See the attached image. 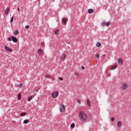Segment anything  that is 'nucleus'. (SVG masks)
<instances>
[{
	"mask_svg": "<svg viewBox=\"0 0 131 131\" xmlns=\"http://www.w3.org/2000/svg\"><path fill=\"white\" fill-rule=\"evenodd\" d=\"M79 117L81 122H86L88 121V115L82 111L79 112Z\"/></svg>",
	"mask_w": 131,
	"mask_h": 131,
	"instance_id": "1",
	"label": "nucleus"
},
{
	"mask_svg": "<svg viewBox=\"0 0 131 131\" xmlns=\"http://www.w3.org/2000/svg\"><path fill=\"white\" fill-rule=\"evenodd\" d=\"M121 87L122 90H127L128 86H127V83H123L121 84Z\"/></svg>",
	"mask_w": 131,
	"mask_h": 131,
	"instance_id": "2",
	"label": "nucleus"
},
{
	"mask_svg": "<svg viewBox=\"0 0 131 131\" xmlns=\"http://www.w3.org/2000/svg\"><path fill=\"white\" fill-rule=\"evenodd\" d=\"M60 112H61L62 113H64L65 112L66 108H65V105L64 104H62L60 106Z\"/></svg>",
	"mask_w": 131,
	"mask_h": 131,
	"instance_id": "3",
	"label": "nucleus"
},
{
	"mask_svg": "<svg viewBox=\"0 0 131 131\" xmlns=\"http://www.w3.org/2000/svg\"><path fill=\"white\" fill-rule=\"evenodd\" d=\"M38 54L39 56H40V57H42V56H43V52L42 51V49H38Z\"/></svg>",
	"mask_w": 131,
	"mask_h": 131,
	"instance_id": "4",
	"label": "nucleus"
},
{
	"mask_svg": "<svg viewBox=\"0 0 131 131\" xmlns=\"http://www.w3.org/2000/svg\"><path fill=\"white\" fill-rule=\"evenodd\" d=\"M52 96L53 98H57V97H58V96H59V92H54L52 93Z\"/></svg>",
	"mask_w": 131,
	"mask_h": 131,
	"instance_id": "5",
	"label": "nucleus"
},
{
	"mask_svg": "<svg viewBox=\"0 0 131 131\" xmlns=\"http://www.w3.org/2000/svg\"><path fill=\"white\" fill-rule=\"evenodd\" d=\"M111 25V23H110V21H108L107 23L104 21L102 23V26H110Z\"/></svg>",
	"mask_w": 131,
	"mask_h": 131,
	"instance_id": "6",
	"label": "nucleus"
},
{
	"mask_svg": "<svg viewBox=\"0 0 131 131\" xmlns=\"http://www.w3.org/2000/svg\"><path fill=\"white\" fill-rule=\"evenodd\" d=\"M11 38L14 42H17V41H18L17 38L15 37L14 36H11Z\"/></svg>",
	"mask_w": 131,
	"mask_h": 131,
	"instance_id": "7",
	"label": "nucleus"
},
{
	"mask_svg": "<svg viewBox=\"0 0 131 131\" xmlns=\"http://www.w3.org/2000/svg\"><path fill=\"white\" fill-rule=\"evenodd\" d=\"M5 49L6 50V51H8V52H13V50L11 48H9L7 46H5Z\"/></svg>",
	"mask_w": 131,
	"mask_h": 131,
	"instance_id": "8",
	"label": "nucleus"
},
{
	"mask_svg": "<svg viewBox=\"0 0 131 131\" xmlns=\"http://www.w3.org/2000/svg\"><path fill=\"white\" fill-rule=\"evenodd\" d=\"M61 60H65V59H66V54L62 53L61 54Z\"/></svg>",
	"mask_w": 131,
	"mask_h": 131,
	"instance_id": "9",
	"label": "nucleus"
},
{
	"mask_svg": "<svg viewBox=\"0 0 131 131\" xmlns=\"http://www.w3.org/2000/svg\"><path fill=\"white\" fill-rule=\"evenodd\" d=\"M118 63L119 64V65H122V64H123V61H122V59H121V58H119L118 59Z\"/></svg>",
	"mask_w": 131,
	"mask_h": 131,
	"instance_id": "10",
	"label": "nucleus"
},
{
	"mask_svg": "<svg viewBox=\"0 0 131 131\" xmlns=\"http://www.w3.org/2000/svg\"><path fill=\"white\" fill-rule=\"evenodd\" d=\"M9 12H10V8H7L5 9L6 15H9Z\"/></svg>",
	"mask_w": 131,
	"mask_h": 131,
	"instance_id": "11",
	"label": "nucleus"
},
{
	"mask_svg": "<svg viewBox=\"0 0 131 131\" xmlns=\"http://www.w3.org/2000/svg\"><path fill=\"white\" fill-rule=\"evenodd\" d=\"M121 125H122V123H121V121H119L117 122V126H118V127H121Z\"/></svg>",
	"mask_w": 131,
	"mask_h": 131,
	"instance_id": "12",
	"label": "nucleus"
},
{
	"mask_svg": "<svg viewBox=\"0 0 131 131\" xmlns=\"http://www.w3.org/2000/svg\"><path fill=\"white\" fill-rule=\"evenodd\" d=\"M60 31H59V30H56L55 31H54V33L55 34H56V35H59Z\"/></svg>",
	"mask_w": 131,
	"mask_h": 131,
	"instance_id": "13",
	"label": "nucleus"
},
{
	"mask_svg": "<svg viewBox=\"0 0 131 131\" xmlns=\"http://www.w3.org/2000/svg\"><path fill=\"white\" fill-rule=\"evenodd\" d=\"M88 12L89 14H93V13H94V10H93V9H90L88 10Z\"/></svg>",
	"mask_w": 131,
	"mask_h": 131,
	"instance_id": "14",
	"label": "nucleus"
},
{
	"mask_svg": "<svg viewBox=\"0 0 131 131\" xmlns=\"http://www.w3.org/2000/svg\"><path fill=\"white\" fill-rule=\"evenodd\" d=\"M116 68H117V65L113 66L111 67V69L112 70H113L115 69Z\"/></svg>",
	"mask_w": 131,
	"mask_h": 131,
	"instance_id": "15",
	"label": "nucleus"
},
{
	"mask_svg": "<svg viewBox=\"0 0 131 131\" xmlns=\"http://www.w3.org/2000/svg\"><path fill=\"white\" fill-rule=\"evenodd\" d=\"M87 103L89 106H91V101L90 100V99H87Z\"/></svg>",
	"mask_w": 131,
	"mask_h": 131,
	"instance_id": "16",
	"label": "nucleus"
},
{
	"mask_svg": "<svg viewBox=\"0 0 131 131\" xmlns=\"http://www.w3.org/2000/svg\"><path fill=\"white\" fill-rule=\"evenodd\" d=\"M62 22L64 24H66L67 23V19H66V18H63L62 20Z\"/></svg>",
	"mask_w": 131,
	"mask_h": 131,
	"instance_id": "17",
	"label": "nucleus"
},
{
	"mask_svg": "<svg viewBox=\"0 0 131 131\" xmlns=\"http://www.w3.org/2000/svg\"><path fill=\"white\" fill-rule=\"evenodd\" d=\"M28 122H29V120H25L24 121V123H25V124H27V123H28Z\"/></svg>",
	"mask_w": 131,
	"mask_h": 131,
	"instance_id": "18",
	"label": "nucleus"
},
{
	"mask_svg": "<svg viewBox=\"0 0 131 131\" xmlns=\"http://www.w3.org/2000/svg\"><path fill=\"white\" fill-rule=\"evenodd\" d=\"M71 127H72V128H74V127H75V124H74V123L71 124Z\"/></svg>",
	"mask_w": 131,
	"mask_h": 131,
	"instance_id": "19",
	"label": "nucleus"
},
{
	"mask_svg": "<svg viewBox=\"0 0 131 131\" xmlns=\"http://www.w3.org/2000/svg\"><path fill=\"white\" fill-rule=\"evenodd\" d=\"M18 100H21V94L20 93L18 94Z\"/></svg>",
	"mask_w": 131,
	"mask_h": 131,
	"instance_id": "20",
	"label": "nucleus"
},
{
	"mask_svg": "<svg viewBox=\"0 0 131 131\" xmlns=\"http://www.w3.org/2000/svg\"><path fill=\"white\" fill-rule=\"evenodd\" d=\"M18 33H19V32L18 31V30H15V31H14V32H13V34H15V35L18 34Z\"/></svg>",
	"mask_w": 131,
	"mask_h": 131,
	"instance_id": "21",
	"label": "nucleus"
},
{
	"mask_svg": "<svg viewBox=\"0 0 131 131\" xmlns=\"http://www.w3.org/2000/svg\"><path fill=\"white\" fill-rule=\"evenodd\" d=\"M96 47H98V48H100V47H101V43L100 42L97 43Z\"/></svg>",
	"mask_w": 131,
	"mask_h": 131,
	"instance_id": "22",
	"label": "nucleus"
},
{
	"mask_svg": "<svg viewBox=\"0 0 131 131\" xmlns=\"http://www.w3.org/2000/svg\"><path fill=\"white\" fill-rule=\"evenodd\" d=\"M33 98V97H32V96H30V97L28 98V101H29V102H30V100H32Z\"/></svg>",
	"mask_w": 131,
	"mask_h": 131,
	"instance_id": "23",
	"label": "nucleus"
},
{
	"mask_svg": "<svg viewBox=\"0 0 131 131\" xmlns=\"http://www.w3.org/2000/svg\"><path fill=\"white\" fill-rule=\"evenodd\" d=\"M26 113H22L21 114H20V116H25L26 115Z\"/></svg>",
	"mask_w": 131,
	"mask_h": 131,
	"instance_id": "24",
	"label": "nucleus"
},
{
	"mask_svg": "<svg viewBox=\"0 0 131 131\" xmlns=\"http://www.w3.org/2000/svg\"><path fill=\"white\" fill-rule=\"evenodd\" d=\"M13 21H14V17L13 16H12V18H11L10 22L12 23V22H13Z\"/></svg>",
	"mask_w": 131,
	"mask_h": 131,
	"instance_id": "25",
	"label": "nucleus"
},
{
	"mask_svg": "<svg viewBox=\"0 0 131 131\" xmlns=\"http://www.w3.org/2000/svg\"><path fill=\"white\" fill-rule=\"evenodd\" d=\"M41 45L42 47H45V46H46V45L45 44V43H44L43 42H41Z\"/></svg>",
	"mask_w": 131,
	"mask_h": 131,
	"instance_id": "26",
	"label": "nucleus"
},
{
	"mask_svg": "<svg viewBox=\"0 0 131 131\" xmlns=\"http://www.w3.org/2000/svg\"><path fill=\"white\" fill-rule=\"evenodd\" d=\"M77 103H78L79 105H80V104H81L80 100L78 99L77 100Z\"/></svg>",
	"mask_w": 131,
	"mask_h": 131,
	"instance_id": "27",
	"label": "nucleus"
},
{
	"mask_svg": "<svg viewBox=\"0 0 131 131\" xmlns=\"http://www.w3.org/2000/svg\"><path fill=\"white\" fill-rule=\"evenodd\" d=\"M74 75H75V76H78V75H79L78 73H74Z\"/></svg>",
	"mask_w": 131,
	"mask_h": 131,
	"instance_id": "28",
	"label": "nucleus"
},
{
	"mask_svg": "<svg viewBox=\"0 0 131 131\" xmlns=\"http://www.w3.org/2000/svg\"><path fill=\"white\" fill-rule=\"evenodd\" d=\"M114 120H115V118H114V117H112L111 119V121H114Z\"/></svg>",
	"mask_w": 131,
	"mask_h": 131,
	"instance_id": "29",
	"label": "nucleus"
},
{
	"mask_svg": "<svg viewBox=\"0 0 131 131\" xmlns=\"http://www.w3.org/2000/svg\"><path fill=\"white\" fill-rule=\"evenodd\" d=\"M29 27H30V26H26L25 28H26V29H29Z\"/></svg>",
	"mask_w": 131,
	"mask_h": 131,
	"instance_id": "30",
	"label": "nucleus"
},
{
	"mask_svg": "<svg viewBox=\"0 0 131 131\" xmlns=\"http://www.w3.org/2000/svg\"><path fill=\"white\" fill-rule=\"evenodd\" d=\"M8 40L9 41H12V39H11V38L9 37V38H8Z\"/></svg>",
	"mask_w": 131,
	"mask_h": 131,
	"instance_id": "31",
	"label": "nucleus"
},
{
	"mask_svg": "<svg viewBox=\"0 0 131 131\" xmlns=\"http://www.w3.org/2000/svg\"><path fill=\"white\" fill-rule=\"evenodd\" d=\"M96 58H100V56H99V54L96 55Z\"/></svg>",
	"mask_w": 131,
	"mask_h": 131,
	"instance_id": "32",
	"label": "nucleus"
},
{
	"mask_svg": "<svg viewBox=\"0 0 131 131\" xmlns=\"http://www.w3.org/2000/svg\"><path fill=\"white\" fill-rule=\"evenodd\" d=\"M59 80H61V81L63 80V78H62L61 77H59Z\"/></svg>",
	"mask_w": 131,
	"mask_h": 131,
	"instance_id": "33",
	"label": "nucleus"
},
{
	"mask_svg": "<svg viewBox=\"0 0 131 131\" xmlns=\"http://www.w3.org/2000/svg\"><path fill=\"white\" fill-rule=\"evenodd\" d=\"M17 10L18 12H20V8L19 7L17 8Z\"/></svg>",
	"mask_w": 131,
	"mask_h": 131,
	"instance_id": "34",
	"label": "nucleus"
},
{
	"mask_svg": "<svg viewBox=\"0 0 131 131\" xmlns=\"http://www.w3.org/2000/svg\"><path fill=\"white\" fill-rule=\"evenodd\" d=\"M22 85H23L22 83H20V84H19L18 85V86H22Z\"/></svg>",
	"mask_w": 131,
	"mask_h": 131,
	"instance_id": "35",
	"label": "nucleus"
},
{
	"mask_svg": "<svg viewBox=\"0 0 131 131\" xmlns=\"http://www.w3.org/2000/svg\"><path fill=\"white\" fill-rule=\"evenodd\" d=\"M82 70H84V67H82Z\"/></svg>",
	"mask_w": 131,
	"mask_h": 131,
	"instance_id": "36",
	"label": "nucleus"
},
{
	"mask_svg": "<svg viewBox=\"0 0 131 131\" xmlns=\"http://www.w3.org/2000/svg\"><path fill=\"white\" fill-rule=\"evenodd\" d=\"M46 77H50V75H46Z\"/></svg>",
	"mask_w": 131,
	"mask_h": 131,
	"instance_id": "37",
	"label": "nucleus"
}]
</instances>
